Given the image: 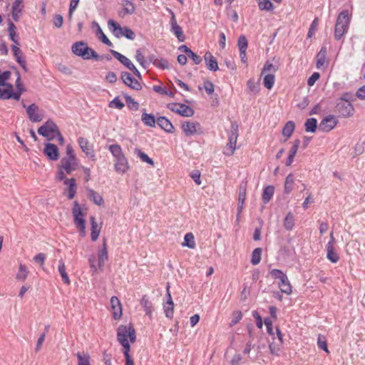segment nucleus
Instances as JSON below:
<instances>
[{"mask_svg": "<svg viewBox=\"0 0 365 365\" xmlns=\"http://www.w3.org/2000/svg\"><path fill=\"white\" fill-rule=\"evenodd\" d=\"M108 25L110 29H112L113 35L117 38L125 36L126 38L133 40L135 37V33L128 27H121L114 20H109Z\"/></svg>", "mask_w": 365, "mask_h": 365, "instance_id": "nucleus-3", "label": "nucleus"}, {"mask_svg": "<svg viewBox=\"0 0 365 365\" xmlns=\"http://www.w3.org/2000/svg\"><path fill=\"white\" fill-rule=\"evenodd\" d=\"M88 192L89 199L92 200L96 205H101L103 203V199L102 196L98 192L92 189H88Z\"/></svg>", "mask_w": 365, "mask_h": 365, "instance_id": "nucleus-37", "label": "nucleus"}, {"mask_svg": "<svg viewBox=\"0 0 365 365\" xmlns=\"http://www.w3.org/2000/svg\"><path fill=\"white\" fill-rule=\"evenodd\" d=\"M264 81H263L264 86L267 89H271L274 84L275 76L273 73H267V74H264Z\"/></svg>", "mask_w": 365, "mask_h": 365, "instance_id": "nucleus-46", "label": "nucleus"}, {"mask_svg": "<svg viewBox=\"0 0 365 365\" xmlns=\"http://www.w3.org/2000/svg\"><path fill=\"white\" fill-rule=\"evenodd\" d=\"M306 132L314 133L317 128V120L314 118H308L304 123Z\"/></svg>", "mask_w": 365, "mask_h": 365, "instance_id": "nucleus-38", "label": "nucleus"}, {"mask_svg": "<svg viewBox=\"0 0 365 365\" xmlns=\"http://www.w3.org/2000/svg\"><path fill=\"white\" fill-rule=\"evenodd\" d=\"M110 306L113 310V318L120 319L122 316V306L119 299L117 297H112L110 299Z\"/></svg>", "mask_w": 365, "mask_h": 365, "instance_id": "nucleus-19", "label": "nucleus"}, {"mask_svg": "<svg viewBox=\"0 0 365 365\" xmlns=\"http://www.w3.org/2000/svg\"><path fill=\"white\" fill-rule=\"evenodd\" d=\"M24 5L23 0H15L11 7V16L15 21H19Z\"/></svg>", "mask_w": 365, "mask_h": 365, "instance_id": "nucleus-18", "label": "nucleus"}, {"mask_svg": "<svg viewBox=\"0 0 365 365\" xmlns=\"http://www.w3.org/2000/svg\"><path fill=\"white\" fill-rule=\"evenodd\" d=\"M153 89L154 91L160 94L167 95L170 97H174V93L172 91H168L166 88H163L160 86H153Z\"/></svg>", "mask_w": 365, "mask_h": 365, "instance_id": "nucleus-62", "label": "nucleus"}, {"mask_svg": "<svg viewBox=\"0 0 365 365\" xmlns=\"http://www.w3.org/2000/svg\"><path fill=\"white\" fill-rule=\"evenodd\" d=\"M122 5L123 6V11L125 14H133L135 12V8L131 1L128 0H123Z\"/></svg>", "mask_w": 365, "mask_h": 365, "instance_id": "nucleus-50", "label": "nucleus"}, {"mask_svg": "<svg viewBox=\"0 0 365 365\" xmlns=\"http://www.w3.org/2000/svg\"><path fill=\"white\" fill-rule=\"evenodd\" d=\"M125 99L129 109L132 110H138L139 109V103L135 101L131 96L125 95Z\"/></svg>", "mask_w": 365, "mask_h": 365, "instance_id": "nucleus-52", "label": "nucleus"}, {"mask_svg": "<svg viewBox=\"0 0 365 365\" xmlns=\"http://www.w3.org/2000/svg\"><path fill=\"white\" fill-rule=\"evenodd\" d=\"M65 185L68 186L67 191H68V198L69 200H72L74 198L76 193V189H77V185L76 179L72 178L70 179H64L63 180Z\"/></svg>", "mask_w": 365, "mask_h": 365, "instance_id": "nucleus-21", "label": "nucleus"}, {"mask_svg": "<svg viewBox=\"0 0 365 365\" xmlns=\"http://www.w3.org/2000/svg\"><path fill=\"white\" fill-rule=\"evenodd\" d=\"M246 200V185L241 184L239 187L238 202L245 204Z\"/></svg>", "mask_w": 365, "mask_h": 365, "instance_id": "nucleus-59", "label": "nucleus"}, {"mask_svg": "<svg viewBox=\"0 0 365 365\" xmlns=\"http://www.w3.org/2000/svg\"><path fill=\"white\" fill-rule=\"evenodd\" d=\"M73 204L72 209L73 222L78 230L80 235L84 237L86 235V221L83 218V214L78 202L75 201Z\"/></svg>", "mask_w": 365, "mask_h": 365, "instance_id": "nucleus-4", "label": "nucleus"}, {"mask_svg": "<svg viewBox=\"0 0 365 365\" xmlns=\"http://www.w3.org/2000/svg\"><path fill=\"white\" fill-rule=\"evenodd\" d=\"M183 245L189 248L193 249L195 247V242L194 240V235L192 233L189 232L185 235Z\"/></svg>", "mask_w": 365, "mask_h": 365, "instance_id": "nucleus-53", "label": "nucleus"}, {"mask_svg": "<svg viewBox=\"0 0 365 365\" xmlns=\"http://www.w3.org/2000/svg\"><path fill=\"white\" fill-rule=\"evenodd\" d=\"M23 106L26 108L28 118L32 123H38L43 119V112L36 103H32L28 107H26V105L23 103Z\"/></svg>", "mask_w": 365, "mask_h": 365, "instance_id": "nucleus-8", "label": "nucleus"}, {"mask_svg": "<svg viewBox=\"0 0 365 365\" xmlns=\"http://www.w3.org/2000/svg\"><path fill=\"white\" fill-rule=\"evenodd\" d=\"M93 24L97 27L96 35L98 36V38L108 46L112 47L113 46L112 42L105 35L99 24L96 21H93Z\"/></svg>", "mask_w": 365, "mask_h": 365, "instance_id": "nucleus-29", "label": "nucleus"}, {"mask_svg": "<svg viewBox=\"0 0 365 365\" xmlns=\"http://www.w3.org/2000/svg\"><path fill=\"white\" fill-rule=\"evenodd\" d=\"M91 237L93 241H96L99 237L101 230L98 227V224L96 222V218L93 216H91Z\"/></svg>", "mask_w": 365, "mask_h": 365, "instance_id": "nucleus-33", "label": "nucleus"}, {"mask_svg": "<svg viewBox=\"0 0 365 365\" xmlns=\"http://www.w3.org/2000/svg\"><path fill=\"white\" fill-rule=\"evenodd\" d=\"M134 153L137 155L143 162L147 163L151 165H154V161L146 153L142 152L140 149L135 148Z\"/></svg>", "mask_w": 365, "mask_h": 365, "instance_id": "nucleus-43", "label": "nucleus"}, {"mask_svg": "<svg viewBox=\"0 0 365 365\" xmlns=\"http://www.w3.org/2000/svg\"><path fill=\"white\" fill-rule=\"evenodd\" d=\"M140 305L144 309L146 315L149 316V317L151 318L153 312V304L146 295L143 296L140 300Z\"/></svg>", "mask_w": 365, "mask_h": 365, "instance_id": "nucleus-28", "label": "nucleus"}, {"mask_svg": "<svg viewBox=\"0 0 365 365\" xmlns=\"http://www.w3.org/2000/svg\"><path fill=\"white\" fill-rule=\"evenodd\" d=\"M29 274L27 267L25 264H21L19 266V272L16 274V279L21 281H24Z\"/></svg>", "mask_w": 365, "mask_h": 365, "instance_id": "nucleus-51", "label": "nucleus"}, {"mask_svg": "<svg viewBox=\"0 0 365 365\" xmlns=\"http://www.w3.org/2000/svg\"><path fill=\"white\" fill-rule=\"evenodd\" d=\"M354 110V106L348 98L337 99L334 111L339 113V116L343 118L350 117L353 115Z\"/></svg>", "mask_w": 365, "mask_h": 365, "instance_id": "nucleus-5", "label": "nucleus"}, {"mask_svg": "<svg viewBox=\"0 0 365 365\" xmlns=\"http://www.w3.org/2000/svg\"><path fill=\"white\" fill-rule=\"evenodd\" d=\"M258 6L260 10L272 11L274 9L273 4L269 0H257Z\"/></svg>", "mask_w": 365, "mask_h": 365, "instance_id": "nucleus-49", "label": "nucleus"}, {"mask_svg": "<svg viewBox=\"0 0 365 365\" xmlns=\"http://www.w3.org/2000/svg\"><path fill=\"white\" fill-rule=\"evenodd\" d=\"M57 125L51 120H48L38 129L39 135L46 138L48 140H52L56 138V133L58 130Z\"/></svg>", "mask_w": 365, "mask_h": 365, "instance_id": "nucleus-7", "label": "nucleus"}, {"mask_svg": "<svg viewBox=\"0 0 365 365\" xmlns=\"http://www.w3.org/2000/svg\"><path fill=\"white\" fill-rule=\"evenodd\" d=\"M110 52L123 65H124L128 69L131 71L136 77L141 79L142 76H141L140 73L136 68V67L133 65V63L130 61L129 58H128L126 56H123V54H121L120 53H119L115 50L110 49Z\"/></svg>", "mask_w": 365, "mask_h": 365, "instance_id": "nucleus-9", "label": "nucleus"}, {"mask_svg": "<svg viewBox=\"0 0 365 365\" xmlns=\"http://www.w3.org/2000/svg\"><path fill=\"white\" fill-rule=\"evenodd\" d=\"M98 267L99 268H102L104 266L106 261H107L108 258L106 242H103V247L98 252Z\"/></svg>", "mask_w": 365, "mask_h": 365, "instance_id": "nucleus-25", "label": "nucleus"}, {"mask_svg": "<svg viewBox=\"0 0 365 365\" xmlns=\"http://www.w3.org/2000/svg\"><path fill=\"white\" fill-rule=\"evenodd\" d=\"M117 339L118 342L121 344V346L123 347V354L124 356H130L129 352L130 350V346L129 344V341L128 339L125 338V334L120 333V334H117Z\"/></svg>", "mask_w": 365, "mask_h": 365, "instance_id": "nucleus-26", "label": "nucleus"}, {"mask_svg": "<svg viewBox=\"0 0 365 365\" xmlns=\"http://www.w3.org/2000/svg\"><path fill=\"white\" fill-rule=\"evenodd\" d=\"M16 27L14 24L9 20L8 21V31L9 34L10 39L15 43V45L19 46V42L18 39V35L16 33Z\"/></svg>", "mask_w": 365, "mask_h": 365, "instance_id": "nucleus-30", "label": "nucleus"}, {"mask_svg": "<svg viewBox=\"0 0 365 365\" xmlns=\"http://www.w3.org/2000/svg\"><path fill=\"white\" fill-rule=\"evenodd\" d=\"M78 167L77 158H73V160L70 158H62L58 165V170L56 176V180L62 181L66 179V174L70 175L73 171L77 170Z\"/></svg>", "mask_w": 365, "mask_h": 365, "instance_id": "nucleus-2", "label": "nucleus"}, {"mask_svg": "<svg viewBox=\"0 0 365 365\" xmlns=\"http://www.w3.org/2000/svg\"><path fill=\"white\" fill-rule=\"evenodd\" d=\"M167 108L171 111L185 117H191L195 113L191 107L182 103H168Z\"/></svg>", "mask_w": 365, "mask_h": 365, "instance_id": "nucleus-10", "label": "nucleus"}, {"mask_svg": "<svg viewBox=\"0 0 365 365\" xmlns=\"http://www.w3.org/2000/svg\"><path fill=\"white\" fill-rule=\"evenodd\" d=\"M108 149L113 155V157L115 158V159L124 155L121 147L118 144L110 145Z\"/></svg>", "mask_w": 365, "mask_h": 365, "instance_id": "nucleus-48", "label": "nucleus"}, {"mask_svg": "<svg viewBox=\"0 0 365 365\" xmlns=\"http://www.w3.org/2000/svg\"><path fill=\"white\" fill-rule=\"evenodd\" d=\"M242 314L240 311H239V310L234 311L232 313V320L230 324V327H232V326L237 324L242 319Z\"/></svg>", "mask_w": 365, "mask_h": 365, "instance_id": "nucleus-60", "label": "nucleus"}, {"mask_svg": "<svg viewBox=\"0 0 365 365\" xmlns=\"http://www.w3.org/2000/svg\"><path fill=\"white\" fill-rule=\"evenodd\" d=\"M182 129L187 136L193 135L200 129V125L197 122H185L182 124Z\"/></svg>", "mask_w": 365, "mask_h": 365, "instance_id": "nucleus-17", "label": "nucleus"}, {"mask_svg": "<svg viewBox=\"0 0 365 365\" xmlns=\"http://www.w3.org/2000/svg\"><path fill=\"white\" fill-rule=\"evenodd\" d=\"M168 9L169 13L171 14V31L175 35L180 42H183L185 40V36L183 33L182 29L178 24L174 12L170 9Z\"/></svg>", "mask_w": 365, "mask_h": 365, "instance_id": "nucleus-11", "label": "nucleus"}, {"mask_svg": "<svg viewBox=\"0 0 365 365\" xmlns=\"http://www.w3.org/2000/svg\"><path fill=\"white\" fill-rule=\"evenodd\" d=\"M46 259V256L44 253H38L34 257V260L36 263L40 264V266L43 268L44 262Z\"/></svg>", "mask_w": 365, "mask_h": 365, "instance_id": "nucleus-64", "label": "nucleus"}, {"mask_svg": "<svg viewBox=\"0 0 365 365\" xmlns=\"http://www.w3.org/2000/svg\"><path fill=\"white\" fill-rule=\"evenodd\" d=\"M279 287L280 288L281 292L283 293L287 294H290L292 293V286L287 275L284 276V279L282 278L279 280Z\"/></svg>", "mask_w": 365, "mask_h": 365, "instance_id": "nucleus-32", "label": "nucleus"}, {"mask_svg": "<svg viewBox=\"0 0 365 365\" xmlns=\"http://www.w3.org/2000/svg\"><path fill=\"white\" fill-rule=\"evenodd\" d=\"M351 16L347 10H344L339 13L336 19L334 29V38L336 41H339L344 34L348 31Z\"/></svg>", "mask_w": 365, "mask_h": 365, "instance_id": "nucleus-1", "label": "nucleus"}, {"mask_svg": "<svg viewBox=\"0 0 365 365\" xmlns=\"http://www.w3.org/2000/svg\"><path fill=\"white\" fill-rule=\"evenodd\" d=\"M135 59L143 68H147V63L140 49L136 51Z\"/></svg>", "mask_w": 365, "mask_h": 365, "instance_id": "nucleus-61", "label": "nucleus"}, {"mask_svg": "<svg viewBox=\"0 0 365 365\" xmlns=\"http://www.w3.org/2000/svg\"><path fill=\"white\" fill-rule=\"evenodd\" d=\"M59 274H61V277L62 278V281L64 284L69 285L71 283L70 279L68 277V275L66 271V266L64 262L61 259L58 262V267Z\"/></svg>", "mask_w": 365, "mask_h": 365, "instance_id": "nucleus-31", "label": "nucleus"}, {"mask_svg": "<svg viewBox=\"0 0 365 365\" xmlns=\"http://www.w3.org/2000/svg\"><path fill=\"white\" fill-rule=\"evenodd\" d=\"M43 153L51 160H57L59 158L58 148L55 144L46 143Z\"/></svg>", "mask_w": 365, "mask_h": 365, "instance_id": "nucleus-15", "label": "nucleus"}, {"mask_svg": "<svg viewBox=\"0 0 365 365\" xmlns=\"http://www.w3.org/2000/svg\"><path fill=\"white\" fill-rule=\"evenodd\" d=\"M163 309L165 317L172 319L174 313V303L173 301L165 302L163 303Z\"/></svg>", "mask_w": 365, "mask_h": 365, "instance_id": "nucleus-40", "label": "nucleus"}, {"mask_svg": "<svg viewBox=\"0 0 365 365\" xmlns=\"http://www.w3.org/2000/svg\"><path fill=\"white\" fill-rule=\"evenodd\" d=\"M317 345L318 347L327 353H329V351L328 349L327 343V339L326 337L322 334H319L317 338Z\"/></svg>", "mask_w": 365, "mask_h": 365, "instance_id": "nucleus-54", "label": "nucleus"}, {"mask_svg": "<svg viewBox=\"0 0 365 365\" xmlns=\"http://www.w3.org/2000/svg\"><path fill=\"white\" fill-rule=\"evenodd\" d=\"M71 50L75 55L81 57L84 60L93 58L92 52L95 51L83 41L74 43L72 46Z\"/></svg>", "mask_w": 365, "mask_h": 365, "instance_id": "nucleus-6", "label": "nucleus"}, {"mask_svg": "<svg viewBox=\"0 0 365 365\" xmlns=\"http://www.w3.org/2000/svg\"><path fill=\"white\" fill-rule=\"evenodd\" d=\"M124 332L125 338L128 339L129 337L131 343H134L136 339L135 336V330L132 325H129L128 327L126 325H120L117 329V334H120Z\"/></svg>", "mask_w": 365, "mask_h": 365, "instance_id": "nucleus-16", "label": "nucleus"}, {"mask_svg": "<svg viewBox=\"0 0 365 365\" xmlns=\"http://www.w3.org/2000/svg\"><path fill=\"white\" fill-rule=\"evenodd\" d=\"M18 45H12L11 50L17 63L22 67V68L27 71V67L23 51L17 46Z\"/></svg>", "mask_w": 365, "mask_h": 365, "instance_id": "nucleus-20", "label": "nucleus"}, {"mask_svg": "<svg viewBox=\"0 0 365 365\" xmlns=\"http://www.w3.org/2000/svg\"><path fill=\"white\" fill-rule=\"evenodd\" d=\"M326 247L327 252V259L332 263H336L339 259V255L334 251V245H331V244L327 245Z\"/></svg>", "mask_w": 365, "mask_h": 365, "instance_id": "nucleus-34", "label": "nucleus"}, {"mask_svg": "<svg viewBox=\"0 0 365 365\" xmlns=\"http://www.w3.org/2000/svg\"><path fill=\"white\" fill-rule=\"evenodd\" d=\"M337 124L335 117L332 115L326 116L322 119L319 125V129L323 132L331 130Z\"/></svg>", "mask_w": 365, "mask_h": 365, "instance_id": "nucleus-14", "label": "nucleus"}, {"mask_svg": "<svg viewBox=\"0 0 365 365\" xmlns=\"http://www.w3.org/2000/svg\"><path fill=\"white\" fill-rule=\"evenodd\" d=\"M295 124L293 121H288L282 129V135L287 138H290L294 130Z\"/></svg>", "mask_w": 365, "mask_h": 365, "instance_id": "nucleus-39", "label": "nucleus"}, {"mask_svg": "<svg viewBox=\"0 0 365 365\" xmlns=\"http://www.w3.org/2000/svg\"><path fill=\"white\" fill-rule=\"evenodd\" d=\"M238 130H239V127H238V124L237 123V122H235V121L232 122L231 126H230V131L229 133V140L230 141L237 143V138L239 135Z\"/></svg>", "mask_w": 365, "mask_h": 365, "instance_id": "nucleus-36", "label": "nucleus"}, {"mask_svg": "<svg viewBox=\"0 0 365 365\" xmlns=\"http://www.w3.org/2000/svg\"><path fill=\"white\" fill-rule=\"evenodd\" d=\"M141 120L145 125L151 128H154L157 123V120H155L154 115L152 113H147L145 112V109H143Z\"/></svg>", "mask_w": 365, "mask_h": 365, "instance_id": "nucleus-27", "label": "nucleus"}, {"mask_svg": "<svg viewBox=\"0 0 365 365\" xmlns=\"http://www.w3.org/2000/svg\"><path fill=\"white\" fill-rule=\"evenodd\" d=\"M109 106L111 108L114 107L120 110L125 106V105L120 100L119 97H115L113 101L110 102Z\"/></svg>", "mask_w": 365, "mask_h": 365, "instance_id": "nucleus-63", "label": "nucleus"}, {"mask_svg": "<svg viewBox=\"0 0 365 365\" xmlns=\"http://www.w3.org/2000/svg\"><path fill=\"white\" fill-rule=\"evenodd\" d=\"M262 253V249L260 247L255 248L252 251L250 262L253 265H257L260 262Z\"/></svg>", "mask_w": 365, "mask_h": 365, "instance_id": "nucleus-41", "label": "nucleus"}, {"mask_svg": "<svg viewBox=\"0 0 365 365\" xmlns=\"http://www.w3.org/2000/svg\"><path fill=\"white\" fill-rule=\"evenodd\" d=\"M158 125L165 132L172 133L174 132V126L172 123L165 117H159L157 120Z\"/></svg>", "mask_w": 365, "mask_h": 365, "instance_id": "nucleus-24", "label": "nucleus"}, {"mask_svg": "<svg viewBox=\"0 0 365 365\" xmlns=\"http://www.w3.org/2000/svg\"><path fill=\"white\" fill-rule=\"evenodd\" d=\"M121 79L123 82L129 88L135 90V91H140L142 88V86L140 83V82L134 78L132 75L128 73L123 71L121 73Z\"/></svg>", "mask_w": 365, "mask_h": 365, "instance_id": "nucleus-13", "label": "nucleus"}, {"mask_svg": "<svg viewBox=\"0 0 365 365\" xmlns=\"http://www.w3.org/2000/svg\"><path fill=\"white\" fill-rule=\"evenodd\" d=\"M240 51H246L248 46V41L245 36H240L237 42Z\"/></svg>", "mask_w": 365, "mask_h": 365, "instance_id": "nucleus-58", "label": "nucleus"}, {"mask_svg": "<svg viewBox=\"0 0 365 365\" xmlns=\"http://www.w3.org/2000/svg\"><path fill=\"white\" fill-rule=\"evenodd\" d=\"M274 192V187L272 185H268L264 187L262 196V201L264 204H267L272 199Z\"/></svg>", "mask_w": 365, "mask_h": 365, "instance_id": "nucleus-35", "label": "nucleus"}, {"mask_svg": "<svg viewBox=\"0 0 365 365\" xmlns=\"http://www.w3.org/2000/svg\"><path fill=\"white\" fill-rule=\"evenodd\" d=\"M294 184V176L289 174L287 176L284 182V191L286 193H289L292 190V185Z\"/></svg>", "mask_w": 365, "mask_h": 365, "instance_id": "nucleus-56", "label": "nucleus"}, {"mask_svg": "<svg viewBox=\"0 0 365 365\" xmlns=\"http://www.w3.org/2000/svg\"><path fill=\"white\" fill-rule=\"evenodd\" d=\"M278 68L274 66L272 63L269 61H267L264 65V67L262 70L261 75L267 74V73H274L277 71Z\"/></svg>", "mask_w": 365, "mask_h": 365, "instance_id": "nucleus-47", "label": "nucleus"}, {"mask_svg": "<svg viewBox=\"0 0 365 365\" xmlns=\"http://www.w3.org/2000/svg\"><path fill=\"white\" fill-rule=\"evenodd\" d=\"M76 356L78 359V365H91L90 356L88 354L78 352Z\"/></svg>", "mask_w": 365, "mask_h": 365, "instance_id": "nucleus-45", "label": "nucleus"}, {"mask_svg": "<svg viewBox=\"0 0 365 365\" xmlns=\"http://www.w3.org/2000/svg\"><path fill=\"white\" fill-rule=\"evenodd\" d=\"M204 58L206 66L209 70L212 71H217L219 70L217 60L210 51H207L205 53Z\"/></svg>", "mask_w": 365, "mask_h": 365, "instance_id": "nucleus-23", "label": "nucleus"}, {"mask_svg": "<svg viewBox=\"0 0 365 365\" xmlns=\"http://www.w3.org/2000/svg\"><path fill=\"white\" fill-rule=\"evenodd\" d=\"M327 56L326 47H322L317 55V67L319 68L324 66Z\"/></svg>", "mask_w": 365, "mask_h": 365, "instance_id": "nucleus-42", "label": "nucleus"}, {"mask_svg": "<svg viewBox=\"0 0 365 365\" xmlns=\"http://www.w3.org/2000/svg\"><path fill=\"white\" fill-rule=\"evenodd\" d=\"M78 143L86 155L93 160H95L96 155L93 150V145L83 137H79L78 138Z\"/></svg>", "mask_w": 365, "mask_h": 365, "instance_id": "nucleus-12", "label": "nucleus"}, {"mask_svg": "<svg viewBox=\"0 0 365 365\" xmlns=\"http://www.w3.org/2000/svg\"><path fill=\"white\" fill-rule=\"evenodd\" d=\"M236 144L237 143L229 140L226 145L225 150L223 152L224 155L227 156L232 155L236 149Z\"/></svg>", "mask_w": 365, "mask_h": 365, "instance_id": "nucleus-57", "label": "nucleus"}, {"mask_svg": "<svg viewBox=\"0 0 365 365\" xmlns=\"http://www.w3.org/2000/svg\"><path fill=\"white\" fill-rule=\"evenodd\" d=\"M248 331H249V335H250V337L251 339H250L247 342L246 346H245V349L243 350L244 354H250L251 350L255 349V344H254L252 342V332L249 327H248Z\"/></svg>", "mask_w": 365, "mask_h": 365, "instance_id": "nucleus-55", "label": "nucleus"}, {"mask_svg": "<svg viewBox=\"0 0 365 365\" xmlns=\"http://www.w3.org/2000/svg\"><path fill=\"white\" fill-rule=\"evenodd\" d=\"M115 170L117 173H125L129 168L127 158L125 155L115 158Z\"/></svg>", "mask_w": 365, "mask_h": 365, "instance_id": "nucleus-22", "label": "nucleus"}, {"mask_svg": "<svg viewBox=\"0 0 365 365\" xmlns=\"http://www.w3.org/2000/svg\"><path fill=\"white\" fill-rule=\"evenodd\" d=\"M294 226V216L291 212H289L284 220V227L287 230H292Z\"/></svg>", "mask_w": 365, "mask_h": 365, "instance_id": "nucleus-44", "label": "nucleus"}]
</instances>
